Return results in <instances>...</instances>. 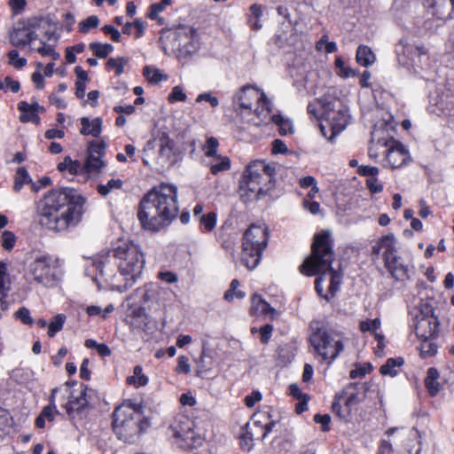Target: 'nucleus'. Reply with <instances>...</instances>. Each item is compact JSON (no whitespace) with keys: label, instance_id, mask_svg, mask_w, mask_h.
Returning <instances> with one entry per match:
<instances>
[{"label":"nucleus","instance_id":"obj_1","mask_svg":"<svg viewBox=\"0 0 454 454\" xmlns=\"http://www.w3.org/2000/svg\"><path fill=\"white\" fill-rule=\"evenodd\" d=\"M84 201L74 189H52L36 203L39 223L52 231H67L81 221Z\"/></svg>","mask_w":454,"mask_h":454},{"label":"nucleus","instance_id":"obj_2","mask_svg":"<svg viewBox=\"0 0 454 454\" xmlns=\"http://www.w3.org/2000/svg\"><path fill=\"white\" fill-rule=\"evenodd\" d=\"M333 256L331 232L325 231L315 235L311 255L301 266L303 274L319 275L315 280V288L327 301L335 295L341 283L340 272L332 268Z\"/></svg>","mask_w":454,"mask_h":454},{"label":"nucleus","instance_id":"obj_3","mask_svg":"<svg viewBox=\"0 0 454 454\" xmlns=\"http://www.w3.org/2000/svg\"><path fill=\"white\" fill-rule=\"evenodd\" d=\"M178 211L177 187L161 183L143 197L137 217L145 230L158 232L176 219Z\"/></svg>","mask_w":454,"mask_h":454},{"label":"nucleus","instance_id":"obj_4","mask_svg":"<svg viewBox=\"0 0 454 454\" xmlns=\"http://www.w3.org/2000/svg\"><path fill=\"white\" fill-rule=\"evenodd\" d=\"M113 256L124 283L121 284L114 276L112 284L115 290L124 292L133 286L141 277L145 263V257L138 246L128 241L121 242L113 250Z\"/></svg>","mask_w":454,"mask_h":454},{"label":"nucleus","instance_id":"obj_5","mask_svg":"<svg viewBox=\"0 0 454 454\" xmlns=\"http://www.w3.org/2000/svg\"><path fill=\"white\" fill-rule=\"evenodd\" d=\"M150 426L143 414V408L130 401L118 406L114 412L113 429L124 442L133 443Z\"/></svg>","mask_w":454,"mask_h":454},{"label":"nucleus","instance_id":"obj_6","mask_svg":"<svg viewBox=\"0 0 454 454\" xmlns=\"http://www.w3.org/2000/svg\"><path fill=\"white\" fill-rule=\"evenodd\" d=\"M275 168L263 160L252 161L243 173L239 195L245 202L258 200L271 187Z\"/></svg>","mask_w":454,"mask_h":454},{"label":"nucleus","instance_id":"obj_7","mask_svg":"<svg viewBox=\"0 0 454 454\" xmlns=\"http://www.w3.org/2000/svg\"><path fill=\"white\" fill-rule=\"evenodd\" d=\"M232 102L235 111L256 126L271 112V103L265 93L252 85L241 87L234 94Z\"/></svg>","mask_w":454,"mask_h":454},{"label":"nucleus","instance_id":"obj_8","mask_svg":"<svg viewBox=\"0 0 454 454\" xmlns=\"http://www.w3.org/2000/svg\"><path fill=\"white\" fill-rule=\"evenodd\" d=\"M55 34L54 24L49 18L32 17L18 23L9 34L10 43L16 47H24L37 40L40 35L51 40Z\"/></svg>","mask_w":454,"mask_h":454},{"label":"nucleus","instance_id":"obj_9","mask_svg":"<svg viewBox=\"0 0 454 454\" xmlns=\"http://www.w3.org/2000/svg\"><path fill=\"white\" fill-rule=\"evenodd\" d=\"M319 101L323 109L322 114L329 123L328 131L323 124H320V130L325 137L333 142V138L344 130L349 122L348 109L340 98L329 92L320 98Z\"/></svg>","mask_w":454,"mask_h":454},{"label":"nucleus","instance_id":"obj_10","mask_svg":"<svg viewBox=\"0 0 454 454\" xmlns=\"http://www.w3.org/2000/svg\"><path fill=\"white\" fill-rule=\"evenodd\" d=\"M309 341L316 354L323 360L334 361L344 349L343 337L339 333L323 327L319 322L310 325Z\"/></svg>","mask_w":454,"mask_h":454},{"label":"nucleus","instance_id":"obj_11","mask_svg":"<svg viewBox=\"0 0 454 454\" xmlns=\"http://www.w3.org/2000/svg\"><path fill=\"white\" fill-rule=\"evenodd\" d=\"M268 244V230L262 225H251L244 233L241 262L248 270L259 264L262 251Z\"/></svg>","mask_w":454,"mask_h":454},{"label":"nucleus","instance_id":"obj_12","mask_svg":"<svg viewBox=\"0 0 454 454\" xmlns=\"http://www.w3.org/2000/svg\"><path fill=\"white\" fill-rule=\"evenodd\" d=\"M28 275L36 284L53 287L63 276L61 262L59 259L48 254L38 255L30 262Z\"/></svg>","mask_w":454,"mask_h":454},{"label":"nucleus","instance_id":"obj_13","mask_svg":"<svg viewBox=\"0 0 454 454\" xmlns=\"http://www.w3.org/2000/svg\"><path fill=\"white\" fill-rule=\"evenodd\" d=\"M156 141L150 140L143 150V163L157 170L163 169L172 165L174 160L173 142L168 137Z\"/></svg>","mask_w":454,"mask_h":454},{"label":"nucleus","instance_id":"obj_14","mask_svg":"<svg viewBox=\"0 0 454 454\" xmlns=\"http://www.w3.org/2000/svg\"><path fill=\"white\" fill-rule=\"evenodd\" d=\"M169 430L177 439V444L181 448L192 450L197 447L198 433L194 419H191L186 414H178L173 419Z\"/></svg>","mask_w":454,"mask_h":454},{"label":"nucleus","instance_id":"obj_15","mask_svg":"<svg viewBox=\"0 0 454 454\" xmlns=\"http://www.w3.org/2000/svg\"><path fill=\"white\" fill-rule=\"evenodd\" d=\"M74 386V382H67L63 387H58L59 392L62 393L63 400L67 399L62 406L71 419L82 418L87 411L89 403L87 387L81 384L76 389H72Z\"/></svg>","mask_w":454,"mask_h":454},{"label":"nucleus","instance_id":"obj_16","mask_svg":"<svg viewBox=\"0 0 454 454\" xmlns=\"http://www.w3.org/2000/svg\"><path fill=\"white\" fill-rule=\"evenodd\" d=\"M412 314L413 326L419 338L428 340L437 335L439 322L432 306L420 304L414 309Z\"/></svg>","mask_w":454,"mask_h":454},{"label":"nucleus","instance_id":"obj_17","mask_svg":"<svg viewBox=\"0 0 454 454\" xmlns=\"http://www.w3.org/2000/svg\"><path fill=\"white\" fill-rule=\"evenodd\" d=\"M397 61L401 66L423 68V60H427V51L422 45L411 43L407 39H401L395 46Z\"/></svg>","mask_w":454,"mask_h":454},{"label":"nucleus","instance_id":"obj_18","mask_svg":"<svg viewBox=\"0 0 454 454\" xmlns=\"http://www.w3.org/2000/svg\"><path fill=\"white\" fill-rule=\"evenodd\" d=\"M267 419H269L267 412H258L253 415L251 422L246 424L245 433L241 439L248 448L254 439L263 440L272 430L275 423L273 421L266 422Z\"/></svg>","mask_w":454,"mask_h":454},{"label":"nucleus","instance_id":"obj_19","mask_svg":"<svg viewBox=\"0 0 454 454\" xmlns=\"http://www.w3.org/2000/svg\"><path fill=\"white\" fill-rule=\"evenodd\" d=\"M372 250L375 255H379L382 252L385 263H389L390 259L393 260L394 256L397 255L395 236L393 234L383 236L372 247Z\"/></svg>","mask_w":454,"mask_h":454},{"label":"nucleus","instance_id":"obj_20","mask_svg":"<svg viewBox=\"0 0 454 454\" xmlns=\"http://www.w3.org/2000/svg\"><path fill=\"white\" fill-rule=\"evenodd\" d=\"M365 391L364 385L359 383H350L343 389L342 395L346 396L345 408L348 412L364 400Z\"/></svg>","mask_w":454,"mask_h":454},{"label":"nucleus","instance_id":"obj_21","mask_svg":"<svg viewBox=\"0 0 454 454\" xmlns=\"http://www.w3.org/2000/svg\"><path fill=\"white\" fill-rule=\"evenodd\" d=\"M432 9V15L438 20H445L454 17V0H425Z\"/></svg>","mask_w":454,"mask_h":454},{"label":"nucleus","instance_id":"obj_22","mask_svg":"<svg viewBox=\"0 0 454 454\" xmlns=\"http://www.w3.org/2000/svg\"><path fill=\"white\" fill-rule=\"evenodd\" d=\"M59 392V388L55 387L51 390V395L50 396V403L45 406L39 416L35 419V426L38 428H44L46 426V421L52 422L55 419V416L59 414V411L56 409L55 405V395Z\"/></svg>","mask_w":454,"mask_h":454},{"label":"nucleus","instance_id":"obj_23","mask_svg":"<svg viewBox=\"0 0 454 454\" xmlns=\"http://www.w3.org/2000/svg\"><path fill=\"white\" fill-rule=\"evenodd\" d=\"M146 321L145 309L139 305H132L127 310L125 322L132 330L139 329Z\"/></svg>","mask_w":454,"mask_h":454},{"label":"nucleus","instance_id":"obj_24","mask_svg":"<svg viewBox=\"0 0 454 454\" xmlns=\"http://www.w3.org/2000/svg\"><path fill=\"white\" fill-rule=\"evenodd\" d=\"M408 151L400 143L395 142L387 151V161L394 168L402 167L408 159Z\"/></svg>","mask_w":454,"mask_h":454},{"label":"nucleus","instance_id":"obj_25","mask_svg":"<svg viewBox=\"0 0 454 454\" xmlns=\"http://www.w3.org/2000/svg\"><path fill=\"white\" fill-rule=\"evenodd\" d=\"M18 109L21 112L20 120L21 122H34L39 123L40 118L37 114L39 109H43L38 103L28 104L26 101H21L18 104Z\"/></svg>","mask_w":454,"mask_h":454},{"label":"nucleus","instance_id":"obj_26","mask_svg":"<svg viewBox=\"0 0 454 454\" xmlns=\"http://www.w3.org/2000/svg\"><path fill=\"white\" fill-rule=\"evenodd\" d=\"M80 133L83 136L90 135L98 137L102 132V120L100 118L90 120L88 117H82Z\"/></svg>","mask_w":454,"mask_h":454},{"label":"nucleus","instance_id":"obj_27","mask_svg":"<svg viewBox=\"0 0 454 454\" xmlns=\"http://www.w3.org/2000/svg\"><path fill=\"white\" fill-rule=\"evenodd\" d=\"M387 269L391 275L397 280H404L408 278L409 270L405 266L401 257L398 255L394 256V259L389 261V263H385Z\"/></svg>","mask_w":454,"mask_h":454},{"label":"nucleus","instance_id":"obj_28","mask_svg":"<svg viewBox=\"0 0 454 454\" xmlns=\"http://www.w3.org/2000/svg\"><path fill=\"white\" fill-rule=\"evenodd\" d=\"M276 310L260 295L254 294L251 299V313L259 315H274Z\"/></svg>","mask_w":454,"mask_h":454},{"label":"nucleus","instance_id":"obj_29","mask_svg":"<svg viewBox=\"0 0 454 454\" xmlns=\"http://www.w3.org/2000/svg\"><path fill=\"white\" fill-rule=\"evenodd\" d=\"M203 165L208 167L213 175H218L220 172L231 168V160L226 156L219 154L209 160H207V161H204Z\"/></svg>","mask_w":454,"mask_h":454},{"label":"nucleus","instance_id":"obj_30","mask_svg":"<svg viewBox=\"0 0 454 454\" xmlns=\"http://www.w3.org/2000/svg\"><path fill=\"white\" fill-rule=\"evenodd\" d=\"M198 36L195 29H191V40L184 43L178 51V58L185 59L197 52L198 50Z\"/></svg>","mask_w":454,"mask_h":454},{"label":"nucleus","instance_id":"obj_31","mask_svg":"<svg viewBox=\"0 0 454 454\" xmlns=\"http://www.w3.org/2000/svg\"><path fill=\"white\" fill-rule=\"evenodd\" d=\"M404 361L402 357L388 358L380 369V372L384 376L394 377L398 374L399 369L403 364Z\"/></svg>","mask_w":454,"mask_h":454},{"label":"nucleus","instance_id":"obj_32","mask_svg":"<svg viewBox=\"0 0 454 454\" xmlns=\"http://www.w3.org/2000/svg\"><path fill=\"white\" fill-rule=\"evenodd\" d=\"M356 61L363 67H368L373 64L376 60L375 55L369 48L365 45H360L356 50Z\"/></svg>","mask_w":454,"mask_h":454},{"label":"nucleus","instance_id":"obj_33","mask_svg":"<svg viewBox=\"0 0 454 454\" xmlns=\"http://www.w3.org/2000/svg\"><path fill=\"white\" fill-rule=\"evenodd\" d=\"M439 373L435 368H429L427 370V375L425 379V385L429 392L430 395L434 396L438 394L440 390V385L438 382Z\"/></svg>","mask_w":454,"mask_h":454},{"label":"nucleus","instance_id":"obj_34","mask_svg":"<svg viewBox=\"0 0 454 454\" xmlns=\"http://www.w3.org/2000/svg\"><path fill=\"white\" fill-rule=\"evenodd\" d=\"M218 147L219 143L215 137H208L206 141V144L201 147V151L204 153V156L202 158V164L204 161H207L218 156Z\"/></svg>","mask_w":454,"mask_h":454},{"label":"nucleus","instance_id":"obj_35","mask_svg":"<svg viewBox=\"0 0 454 454\" xmlns=\"http://www.w3.org/2000/svg\"><path fill=\"white\" fill-rule=\"evenodd\" d=\"M272 121L278 127L281 136L291 135L294 133V125L289 119H286L280 114H275L271 117Z\"/></svg>","mask_w":454,"mask_h":454},{"label":"nucleus","instance_id":"obj_36","mask_svg":"<svg viewBox=\"0 0 454 454\" xmlns=\"http://www.w3.org/2000/svg\"><path fill=\"white\" fill-rule=\"evenodd\" d=\"M126 381L135 387H140L148 383V377L143 373V369L140 365H136L133 370V375L129 376Z\"/></svg>","mask_w":454,"mask_h":454},{"label":"nucleus","instance_id":"obj_37","mask_svg":"<svg viewBox=\"0 0 454 454\" xmlns=\"http://www.w3.org/2000/svg\"><path fill=\"white\" fill-rule=\"evenodd\" d=\"M37 40L40 41L42 45L38 48L31 47V50L38 51L42 56H50L53 60L59 58V54L54 50V48L51 45L47 44L49 40L44 36V35H40Z\"/></svg>","mask_w":454,"mask_h":454},{"label":"nucleus","instance_id":"obj_38","mask_svg":"<svg viewBox=\"0 0 454 454\" xmlns=\"http://www.w3.org/2000/svg\"><path fill=\"white\" fill-rule=\"evenodd\" d=\"M123 182L121 179H110L106 184H99L97 185V192L103 197H106L114 191L121 190Z\"/></svg>","mask_w":454,"mask_h":454},{"label":"nucleus","instance_id":"obj_39","mask_svg":"<svg viewBox=\"0 0 454 454\" xmlns=\"http://www.w3.org/2000/svg\"><path fill=\"white\" fill-rule=\"evenodd\" d=\"M7 276V265L0 262V303L5 304L4 299L7 297L10 291V286L5 280Z\"/></svg>","mask_w":454,"mask_h":454},{"label":"nucleus","instance_id":"obj_40","mask_svg":"<svg viewBox=\"0 0 454 454\" xmlns=\"http://www.w3.org/2000/svg\"><path fill=\"white\" fill-rule=\"evenodd\" d=\"M30 183L32 184V179L27 171L26 170V168L23 167L19 168L16 171L14 177V191L20 192L24 184Z\"/></svg>","mask_w":454,"mask_h":454},{"label":"nucleus","instance_id":"obj_41","mask_svg":"<svg viewBox=\"0 0 454 454\" xmlns=\"http://www.w3.org/2000/svg\"><path fill=\"white\" fill-rule=\"evenodd\" d=\"M89 47L95 56L101 59L106 58L114 51V46L112 44L98 42L90 43Z\"/></svg>","mask_w":454,"mask_h":454},{"label":"nucleus","instance_id":"obj_42","mask_svg":"<svg viewBox=\"0 0 454 454\" xmlns=\"http://www.w3.org/2000/svg\"><path fill=\"white\" fill-rule=\"evenodd\" d=\"M144 75L145 78L153 83H158L163 80L168 79V75L161 73V71L158 68H154L149 66L144 67Z\"/></svg>","mask_w":454,"mask_h":454},{"label":"nucleus","instance_id":"obj_43","mask_svg":"<svg viewBox=\"0 0 454 454\" xmlns=\"http://www.w3.org/2000/svg\"><path fill=\"white\" fill-rule=\"evenodd\" d=\"M66 320L67 317L64 314L56 315L48 325V335L54 337L57 333L61 331Z\"/></svg>","mask_w":454,"mask_h":454},{"label":"nucleus","instance_id":"obj_44","mask_svg":"<svg viewBox=\"0 0 454 454\" xmlns=\"http://www.w3.org/2000/svg\"><path fill=\"white\" fill-rule=\"evenodd\" d=\"M239 282L237 279H233L231 283L230 288L224 294V299L228 301H232L234 299H243L246 294L239 290Z\"/></svg>","mask_w":454,"mask_h":454},{"label":"nucleus","instance_id":"obj_45","mask_svg":"<svg viewBox=\"0 0 454 454\" xmlns=\"http://www.w3.org/2000/svg\"><path fill=\"white\" fill-rule=\"evenodd\" d=\"M59 171L68 170L70 174L75 175L82 169V165L77 160H72L70 157H66L64 161L58 164Z\"/></svg>","mask_w":454,"mask_h":454},{"label":"nucleus","instance_id":"obj_46","mask_svg":"<svg viewBox=\"0 0 454 454\" xmlns=\"http://www.w3.org/2000/svg\"><path fill=\"white\" fill-rule=\"evenodd\" d=\"M129 62L128 58L119 57L111 58L107 60L106 67L109 69H114L116 75H121L124 72V66Z\"/></svg>","mask_w":454,"mask_h":454},{"label":"nucleus","instance_id":"obj_47","mask_svg":"<svg viewBox=\"0 0 454 454\" xmlns=\"http://www.w3.org/2000/svg\"><path fill=\"white\" fill-rule=\"evenodd\" d=\"M102 155H94L90 153L86 160V168L88 172H99L105 166V162L101 160Z\"/></svg>","mask_w":454,"mask_h":454},{"label":"nucleus","instance_id":"obj_48","mask_svg":"<svg viewBox=\"0 0 454 454\" xmlns=\"http://www.w3.org/2000/svg\"><path fill=\"white\" fill-rule=\"evenodd\" d=\"M217 222V215L215 212H209L200 216V229L205 231H211L215 229Z\"/></svg>","mask_w":454,"mask_h":454},{"label":"nucleus","instance_id":"obj_49","mask_svg":"<svg viewBox=\"0 0 454 454\" xmlns=\"http://www.w3.org/2000/svg\"><path fill=\"white\" fill-rule=\"evenodd\" d=\"M335 66L338 69V74L342 78L354 77L356 73L350 67L347 66L341 58H337L335 60Z\"/></svg>","mask_w":454,"mask_h":454},{"label":"nucleus","instance_id":"obj_50","mask_svg":"<svg viewBox=\"0 0 454 454\" xmlns=\"http://www.w3.org/2000/svg\"><path fill=\"white\" fill-rule=\"evenodd\" d=\"M99 19L96 15H91L79 23V29L82 33H88L91 28L98 27Z\"/></svg>","mask_w":454,"mask_h":454},{"label":"nucleus","instance_id":"obj_51","mask_svg":"<svg viewBox=\"0 0 454 454\" xmlns=\"http://www.w3.org/2000/svg\"><path fill=\"white\" fill-rule=\"evenodd\" d=\"M9 64L13 67L20 69L27 65V59L20 57L17 50H12L8 52Z\"/></svg>","mask_w":454,"mask_h":454},{"label":"nucleus","instance_id":"obj_52","mask_svg":"<svg viewBox=\"0 0 454 454\" xmlns=\"http://www.w3.org/2000/svg\"><path fill=\"white\" fill-rule=\"evenodd\" d=\"M2 247L4 249L10 251L12 250L16 243V237L13 232L10 231H4L1 236Z\"/></svg>","mask_w":454,"mask_h":454},{"label":"nucleus","instance_id":"obj_53","mask_svg":"<svg viewBox=\"0 0 454 454\" xmlns=\"http://www.w3.org/2000/svg\"><path fill=\"white\" fill-rule=\"evenodd\" d=\"M437 352V346L433 342L424 340L420 346V356L422 358L434 356Z\"/></svg>","mask_w":454,"mask_h":454},{"label":"nucleus","instance_id":"obj_54","mask_svg":"<svg viewBox=\"0 0 454 454\" xmlns=\"http://www.w3.org/2000/svg\"><path fill=\"white\" fill-rule=\"evenodd\" d=\"M20 89V84L18 81L12 80L11 77L6 76L4 81L0 80V90H10L17 93Z\"/></svg>","mask_w":454,"mask_h":454},{"label":"nucleus","instance_id":"obj_55","mask_svg":"<svg viewBox=\"0 0 454 454\" xmlns=\"http://www.w3.org/2000/svg\"><path fill=\"white\" fill-rule=\"evenodd\" d=\"M165 8L166 7L164 6V4H161L160 3L152 4L147 14L148 18H150L151 20H156L160 24H162L163 19L159 17L158 14L163 12Z\"/></svg>","mask_w":454,"mask_h":454},{"label":"nucleus","instance_id":"obj_56","mask_svg":"<svg viewBox=\"0 0 454 454\" xmlns=\"http://www.w3.org/2000/svg\"><path fill=\"white\" fill-rule=\"evenodd\" d=\"M371 371H372V366L370 364L356 365L355 369L350 371L349 377L351 379L363 378L367 373H369Z\"/></svg>","mask_w":454,"mask_h":454},{"label":"nucleus","instance_id":"obj_57","mask_svg":"<svg viewBox=\"0 0 454 454\" xmlns=\"http://www.w3.org/2000/svg\"><path fill=\"white\" fill-rule=\"evenodd\" d=\"M379 171H380L379 168L372 167V166L362 165V166H358V168H357V173L360 176H369V178L376 177V176L379 174Z\"/></svg>","mask_w":454,"mask_h":454},{"label":"nucleus","instance_id":"obj_58","mask_svg":"<svg viewBox=\"0 0 454 454\" xmlns=\"http://www.w3.org/2000/svg\"><path fill=\"white\" fill-rule=\"evenodd\" d=\"M102 31L107 35H110L111 38L116 42V43H119L121 42V34L120 33V31L115 28L114 26L112 25H105L103 27H102Z\"/></svg>","mask_w":454,"mask_h":454},{"label":"nucleus","instance_id":"obj_59","mask_svg":"<svg viewBox=\"0 0 454 454\" xmlns=\"http://www.w3.org/2000/svg\"><path fill=\"white\" fill-rule=\"evenodd\" d=\"M16 317L19 318L25 325H32L33 319L30 316L28 309L22 307L16 313Z\"/></svg>","mask_w":454,"mask_h":454},{"label":"nucleus","instance_id":"obj_60","mask_svg":"<svg viewBox=\"0 0 454 454\" xmlns=\"http://www.w3.org/2000/svg\"><path fill=\"white\" fill-rule=\"evenodd\" d=\"M186 95L184 93L183 90L179 86H175L172 89L171 93L168 95V100L170 102L176 101H185Z\"/></svg>","mask_w":454,"mask_h":454},{"label":"nucleus","instance_id":"obj_61","mask_svg":"<svg viewBox=\"0 0 454 454\" xmlns=\"http://www.w3.org/2000/svg\"><path fill=\"white\" fill-rule=\"evenodd\" d=\"M190 371L191 367L188 363V358L184 356H179L176 372L179 374H186L190 372Z\"/></svg>","mask_w":454,"mask_h":454},{"label":"nucleus","instance_id":"obj_62","mask_svg":"<svg viewBox=\"0 0 454 454\" xmlns=\"http://www.w3.org/2000/svg\"><path fill=\"white\" fill-rule=\"evenodd\" d=\"M300 185L302 188L311 187L312 188V192H314V193H317L318 191H319L318 187L317 186L316 179L313 176H305V177L301 178L300 180Z\"/></svg>","mask_w":454,"mask_h":454},{"label":"nucleus","instance_id":"obj_63","mask_svg":"<svg viewBox=\"0 0 454 454\" xmlns=\"http://www.w3.org/2000/svg\"><path fill=\"white\" fill-rule=\"evenodd\" d=\"M366 185L372 193H379L383 191V185L378 182L377 177L368 178Z\"/></svg>","mask_w":454,"mask_h":454},{"label":"nucleus","instance_id":"obj_64","mask_svg":"<svg viewBox=\"0 0 454 454\" xmlns=\"http://www.w3.org/2000/svg\"><path fill=\"white\" fill-rule=\"evenodd\" d=\"M106 149V144L104 142H92L89 147V154L93 153L94 155H104Z\"/></svg>","mask_w":454,"mask_h":454}]
</instances>
